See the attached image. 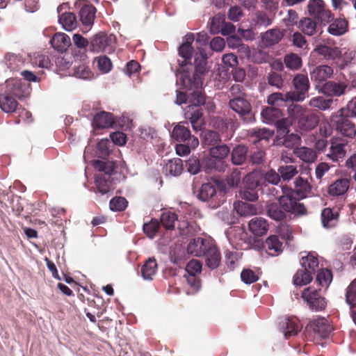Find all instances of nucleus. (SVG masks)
<instances>
[{"mask_svg": "<svg viewBox=\"0 0 356 356\" xmlns=\"http://www.w3.org/2000/svg\"><path fill=\"white\" fill-rule=\"evenodd\" d=\"M225 20V15L220 13L212 17L210 23V32L213 35L220 33Z\"/></svg>", "mask_w": 356, "mask_h": 356, "instance_id": "56", "label": "nucleus"}, {"mask_svg": "<svg viewBox=\"0 0 356 356\" xmlns=\"http://www.w3.org/2000/svg\"><path fill=\"white\" fill-rule=\"evenodd\" d=\"M17 98L0 91V108L5 113H14L18 109Z\"/></svg>", "mask_w": 356, "mask_h": 356, "instance_id": "28", "label": "nucleus"}, {"mask_svg": "<svg viewBox=\"0 0 356 356\" xmlns=\"http://www.w3.org/2000/svg\"><path fill=\"white\" fill-rule=\"evenodd\" d=\"M292 84L294 88L293 91H289V97L293 102H302L309 95L308 92L310 88V83L307 75L304 74H297L293 78Z\"/></svg>", "mask_w": 356, "mask_h": 356, "instance_id": "5", "label": "nucleus"}, {"mask_svg": "<svg viewBox=\"0 0 356 356\" xmlns=\"http://www.w3.org/2000/svg\"><path fill=\"white\" fill-rule=\"evenodd\" d=\"M202 143L204 147H214L221 142L220 134L212 130H204L201 134Z\"/></svg>", "mask_w": 356, "mask_h": 356, "instance_id": "32", "label": "nucleus"}, {"mask_svg": "<svg viewBox=\"0 0 356 356\" xmlns=\"http://www.w3.org/2000/svg\"><path fill=\"white\" fill-rule=\"evenodd\" d=\"M63 7L64 5H60L57 8L58 13L59 14L58 22L64 29L71 31L77 27V20L73 13H62Z\"/></svg>", "mask_w": 356, "mask_h": 356, "instance_id": "22", "label": "nucleus"}, {"mask_svg": "<svg viewBox=\"0 0 356 356\" xmlns=\"http://www.w3.org/2000/svg\"><path fill=\"white\" fill-rule=\"evenodd\" d=\"M308 11L318 22L327 24L330 22L332 15L322 0H310L308 3Z\"/></svg>", "mask_w": 356, "mask_h": 356, "instance_id": "10", "label": "nucleus"}, {"mask_svg": "<svg viewBox=\"0 0 356 356\" xmlns=\"http://www.w3.org/2000/svg\"><path fill=\"white\" fill-rule=\"evenodd\" d=\"M215 242L211 238L197 237L193 239L187 246V252L192 256L203 257Z\"/></svg>", "mask_w": 356, "mask_h": 356, "instance_id": "12", "label": "nucleus"}, {"mask_svg": "<svg viewBox=\"0 0 356 356\" xmlns=\"http://www.w3.org/2000/svg\"><path fill=\"white\" fill-rule=\"evenodd\" d=\"M72 40L74 47L79 49V53L85 54L87 47H90V42L79 33H74Z\"/></svg>", "mask_w": 356, "mask_h": 356, "instance_id": "53", "label": "nucleus"}, {"mask_svg": "<svg viewBox=\"0 0 356 356\" xmlns=\"http://www.w3.org/2000/svg\"><path fill=\"white\" fill-rule=\"evenodd\" d=\"M321 216L323 226L325 228H330L337 224L339 212L327 207L322 210Z\"/></svg>", "mask_w": 356, "mask_h": 356, "instance_id": "30", "label": "nucleus"}, {"mask_svg": "<svg viewBox=\"0 0 356 356\" xmlns=\"http://www.w3.org/2000/svg\"><path fill=\"white\" fill-rule=\"evenodd\" d=\"M115 37L113 35L99 32L95 34L90 41V50L92 52H110L113 48Z\"/></svg>", "mask_w": 356, "mask_h": 356, "instance_id": "11", "label": "nucleus"}, {"mask_svg": "<svg viewBox=\"0 0 356 356\" xmlns=\"http://www.w3.org/2000/svg\"><path fill=\"white\" fill-rule=\"evenodd\" d=\"M333 103L332 98H325L322 96L312 97L309 102V106L318 108L319 110L325 111L329 109Z\"/></svg>", "mask_w": 356, "mask_h": 356, "instance_id": "43", "label": "nucleus"}, {"mask_svg": "<svg viewBox=\"0 0 356 356\" xmlns=\"http://www.w3.org/2000/svg\"><path fill=\"white\" fill-rule=\"evenodd\" d=\"M294 186L293 189L286 185L282 186L280 188L282 193L296 202H300V200L308 197L312 191V186L307 179L301 177L296 179Z\"/></svg>", "mask_w": 356, "mask_h": 356, "instance_id": "4", "label": "nucleus"}, {"mask_svg": "<svg viewBox=\"0 0 356 356\" xmlns=\"http://www.w3.org/2000/svg\"><path fill=\"white\" fill-rule=\"evenodd\" d=\"M216 194V184L211 182H208L203 184L202 185L199 190L197 197L203 202H207L214 197Z\"/></svg>", "mask_w": 356, "mask_h": 356, "instance_id": "35", "label": "nucleus"}, {"mask_svg": "<svg viewBox=\"0 0 356 356\" xmlns=\"http://www.w3.org/2000/svg\"><path fill=\"white\" fill-rule=\"evenodd\" d=\"M334 73L333 68L327 65H321L310 71V78L312 81L323 83L330 79Z\"/></svg>", "mask_w": 356, "mask_h": 356, "instance_id": "19", "label": "nucleus"}, {"mask_svg": "<svg viewBox=\"0 0 356 356\" xmlns=\"http://www.w3.org/2000/svg\"><path fill=\"white\" fill-rule=\"evenodd\" d=\"M96 8L92 5H85L79 10V16L82 24V31L88 33L93 25Z\"/></svg>", "mask_w": 356, "mask_h": 356, "instance_id": "16", "label": "nucleus"}, {"mask_svg": "<svg viewBox=\"0 0 356 356\" xmlns=\"http://www.w3.org/2000/svg\"><path fill=\"white\" fill-rule=\"evenodd\" d=\"M336 129L341 135L353 138L356 135L355 124L348 118L339 116L335 121Z\"/></svg>", "mask_w": 356, "mask_h": 356, "instance_id": "24", "label": "nucleus"}, {"mask_svg": "<svg viewBox=\"0 0 356 356\" xmlns=\"http://www.w3.org/2000/svg\"><path fill=\"white\" fill-rule=\"evenodd\" d=\"M111 142L108 139L100 140L97 143V152L99 157L106 158L110 154Z\"/></svg>", "mask_w": 356, "mask_h": 356, "instance_id": "63", "label": "nucleus"}, {"mask_svg": "<svg viewBox=\"0 0 356 356\" xmlns=\"http://www.w3.org/2000/svg\"><path fill=\"white\" fill-rule=\"evenodd\" d=\"M291 124L292 120L290 118L282 117L275 123L278 135L283 136L287 135L289 132V127Z\"/></svg>", "mask_w": 356, "mask_h": 356, "instance_id": "55", "label": "nucleus"}, {"mask_svg": "<svg viewBox=\"0 0 356 356\" xmlns=\"http://www.w3.org/2000/svg\"><path fill=\"white\" fill-rule=\"evenodd\" d=\"M318 22L311 18L305 17L301 19L298 24V29L307 35H313L315 34L317 28Z\"/></svg>", "mask_w": 356, "mask_h": 356, "instance_id": "39", "label": "nucleus"}, {"mask_svg": "<svg viewBox=\"0 0 356 356\" xmlns=\"http://www.w3.org/2000/svg\"><path fill=\"white\" fill-rule=\"evenodd\" d=\"M74 75L79 79H89L92 77L93 74L87 65L81 64L77 66H74Z\"/></svg>", "mask_w": 356, "mask_h": 356, "instance_id": "60", "label": "nucleus"}, {"mask_svg": "<svg viewBox=\"0 0 356 356\" xmlns=\"http://www.w3.org/2000/svg\"><path fill=\"white\" fill-rule=\"evenodd\" d=\"M349 188V181L347 179H339L330 185L328 193L332 196L343 195Z\"/></svg>", "mask_w": 356, "mask_h": 356, "instance_id": "33", "label": "nucleus"}, {"mask_svg": "<svg viewBox=\"0 0 356 356\" xmlns=\"http://www.w3.org/2000/svg\"><path fill=\"white\" fill-rule=\"evenodd\" d=\"M205 266L211 270L216 269L221 264V253L220 249L214 243L207 253L203 256Z\"/></svg>", "mask_w": 356, "mask_h": 356, "instance_id": "20", "label": "nucleus"}, {"mask_svg": "<svg viewBox=\"0 0 356 356\" xmlns=\"http://www.w3.org/2000/svg\"><path fill=\"white\" fill-rule=\"evenodd\" d=\"M289 92L283 94L281 92H273L268 96L267 102L271 106H283L286 102H292L289 99Z\"/></svg>", "mask_w": 356, "mask_h": 356, "instance_id": "40", "label": "nucleus"}, {"mask_svg": "<svg viewBox=\"0 0 356 356\" xmlns=\"http://www.w3.org/2000/svg\"><path fill=\"white\" fill-rule=\"evenodd\" d=\"M115 122L114 116L111 113L101 111L95 115L92 125L96 129H107L112 127Z\"/></svg>", "mask_w": 356, "mask_h": 356, "instance_id": "23", "label": "nucleus"}, {"mask_svg": "<svg viewBox=\"0 0 356 356\" xmlns=\"http://www.w3.org/2000/svg\"><path fill=\"white\" fill-rule=\"evenodd\" d=\"M347 25L345 19H336L328 26V32L333 35H342L346 31Z\"/></svg>", "mask_w": 356, "mask_h": 356, "instance_id": "41", "label": "nucleus"}, {"mask_svg": "<svg viewBox=\"0 0 356 356\" xmlns=\"http://www.w3.org/2000/svg\"><path fill=\"white\" fill-rule=\"evenodd\" d=\"M193 47L191 45L186 44L182 43L179 47V54L180 56L184 58V60L179 64L182 70L188 65V63H190V66L192 67L191 60L193 54Z\"/></svg>", "mask_w": 356, "mask_h": 356, "instance_id": "45", "label": "nucleus"}, {"mask_svg": "<svg viewBox=\"0 0 356 356\" xmlns=\"http://www.w3.org/2000/svg\"><path fill=\"white\" fill-rule=\"evenodd\" d=\"M346 302L350 306L356 305V280L351 282L346 291Z\"/></svg>", "mask_w": 356, "mask_h": 356, "instance_id": "64", "label": "nucleus"}, {"mask_svg": "<svg viewBox=\"0 0 356 356\" xmlns=\"http://www.w3.org/2000/svg\"><path fill=\"white\" fill-rule=\"evenodd\" d=\"M229 106L232 110L239 115V117L245 123H250L254 121V114L252 111L250 103L245 99L242 98L230 99Z\"/></svg>", "mask_w": 356, "mask_h": 356, "instance_id": "8", "label": "nucleus"}, {"mask_svg": "<svg viewBox=\"0 0 356 356\" xmlns=\"http://www.w3.org/2000/svg\"><path fill=\"white\" fill-rule=\"evenodd\" d=\"M194 65L195 72L184 69L177 76L182 87L188 90H193V95L197 99V102L202 103L204 102V92L201 76L206 70L207 57L202 53L197 54Z\"/></svg>", "mask_w": 356, "mask_h": 356, "instance_id": "1", "label": "nucleus"}, {"mask_svg": "<svg viewBox=\"0 0 356 356\" xmlns=\"http://www.w3.org/2000/svg\"><path fill=\"white\" fill-rule=\"evenodd\" d=\"M266 209L267 216L270 219L280 222L287 220L288 213L296 216L307 214V209L303 203L296 202L284 193L280 195L277 202L268 203Z\"/></svg>", "mask_w": 356, "mask_h": 356, "instance_id": "2", "label": "nucleus"}, {"mask_svg": "<svg viewBox=\"0 0 356 356\" xmlns=\"http://www.w3.org/2000/svg\"><path fill=\"white\" fill-rule=\"evenodd\" d=\"M128 204L127 200L123 197H115L110 200L109 207L113 211H122Z\"/></svg>", "mask_w": 356, "mask_h": 356, "instance_id": "59", "label": "nucleus"}, {"mask_svg": "<svg viewBox=\"0 0 356 356\" xmlns=\"http://www.w3.org/2000/svg\"><path fill=\"white\" fill-rule=\"evenodd\" d=\"M302 268L308 271L312 275L318 268V259L316 257L309 253L305 257H302L300 261Z\"/></svg>", "mask_w": 356, "mask_h": 356, "instance_id": "38", "label": "nucleus"}, {"mask_svg": "<svg viewBox=\"0 0 356 356\" xmlns=\"http://www.w3.org/2000/svg\"><path fill=\"white\" fill-rule=\"evenodd\" d=\"M234 209L241 216H248L257 213V209L253 204L247 202H238L234 204Z\"/></svg>", "mask_w": 356, "mask_h": 356, "instance_id": "52", "label": "nucleus"}, {"mask_svg": "<svg viewBox=\"0 0 356 356\" xmlns=\"http://www.w3.org/2000/svg\"><path fill=\"white\" fill-rule=\"evenodd\" d=\"M248 149L245 146L238 145L232 152V161L234 165L243 164L247 159Z\"/></svg>", "mask_w": 356, "mask_h": 356, "instance_id": "42", "label": "nucleus"}, {"mask_svg": "<svg viewBox=\"0 0 356 356\" xmlns=\"http://www.w3.org/2000/svg\"><path fill=\"white\" fill-rule=\"evenodd\" d=\"M261 115L264 122L275 124L282 117V111L278 108L270 106L264 108Z\"/></svg>", "mask_w": 356, "mask_h": 356, "instance_id": "31", "label": "nucleus"}, {"mask_svg": "<svg viewBox=\"0 0 356 356\" xmlns=\"http://www.w3.org/2000/svg\"><path fill=\"white\" fill-rule=\"evenodd\" d=\"M177 220V215L173 211H165L161 216V222L166 229H174Z\"/></svg>", "mask_w": 356, "mask_h": 356, "instance_id": "46", "label": "nucleus"}, {"mask_svg": "<svg viewBox=\"0 0 356 356\" xmlns=\"http://www.w3.org/2000/svg\"><path fill=\"white\" fill-rule=\"evenodd\" d=\"M286 67L291 70H297L302 66L301 58L293 53L286 54L284 58Z\"/></svg>", "mask_w": 356, "mask_h": 356, "instance_id": "51", "label": "nucleus"}, {"mask_svg": "<svg viewBox=\"0 0 356 356\" xmlns=\"http://www.w3.org/2000/svg\"><path fill=\"white\" fill-rule=\"evenodd\" d=\"M348 141L341 138H334L331 140L329 152L326 154L334 162H338L343 159L346 154V147Z\"/></svg>", "mask_w": 356, "mask_h": 356, "instance_id": "14", "label": "nucleus"}, {"mask_svg": "<svg viewBox=\"0 0 356 356\" xmlns=\"http://www.w3.org/2000/svg\"><path fill=\"white\" fill-rule=\"evenodd\" d=\"M313 279V275L308 271L305 270L303 268L298 270L293 276V282L297 286L307 285Z\"/></svg>", "mask_w": 356, "mask_h": 356, "instance_id": "47", "label": "nucleus"}, {"mask_svg": "<svg viewBox=\"0 0 356 356\" xmlns=\"http://www.w3.org/2000/svg\"><path fill=\"white\" fill-rule=\"evenodd\" d=\"M277 171L280 174L281 179L284 181L292 179L298 173L297 167L293 165H280Z\"/></svg>", "mask_w": 356, "mask_h": 356, "instance_id": "50", "label": "nucleus"}, {"mask_svg": "<svg viewBox=\"0 0 356 356\" xmlns=\"http://www.w3.org/2000/svg\"><path fill=\"white\" fill-rule=\"evenodd\" d=\"M158 265L154 258L148 259L141 268V275L145 280H152L156 273Z\"/></svg>", "mask_w": 356, "mask_h": 356, "instance_id": "37", "label": "nucleus"}, {"mask_svg": "<svg viewBox=\"0 0 356 356\" xmlns=\"http://www.w3.org/2000/svg\"><path fill=\"white\" fill-rule=\"evenodd\" d=\"M183 169V161L179 158H175L169 160L164 167L165 174H169L173 176H178L181 175Z\"/></svg>", "mask_w": 356, "mask_h": 356, "instance_id": "36", "label": "nucleus"}, {"mask_svg": "<svg viewBox=\"0 0 356 356\" xmlns=\"http://www.w3.org/2000/svg\"><path fill=\"white\" fill-rule=\"evenodd\" d=\"M332 280V271L327 268L319 270L316 275V282L323 287H327Z\"/></svg>", "mask_w": 356, "mask_h": 356, "instance_id": "54", "label": "nucleus"}, {"mask_svg": "<svg viewBox=\"0 0 356 356\" xmlns=\"http://www.w3.org/2000/svg\"><path fill=\"white\" fill-rule=\"evenodd\" d=\"M51 47L58 52H65L72 45L70 38L65 33H56L50 40Z\"/></svg>", "mask_w": 356, "mask_h": 356, "instance_id": "25", "label": "nucleus"}, {"mask_svg": "<svg viewBox=\"0 0 356 356\" xmlns=\"http://www.w3.org/2000/svg\"><path fill=\"white\" fill-rule=\"evenodd\" d=\"M298 119V127L303 131H308L315 128L319 123L317 114L309 112L299 105H295L292 108Z\"/></svg>", "mask_w": 356, "mask_h": 356, "instance_id": "6", "label": "nucleus"}, {"mask_svg": "<svg viewBox=\"0 0 356 356\" xmlns=\"http://www.w3.org/2000/svg\"><path fill=\"white\" fill-rule=\"evenodd\" d=\"M274 131L267 128H255L249 131L248 140L253 144L261 143V145H268L269 140L273 137Z\"/></svg>", "mask_w": 356, "mask_h": 356, "instance_id": "17", "label": "nucleus"}, {"mask_svg": "<svg viewBox=\"0 0 356 356\" xmlns=\"http://www.w3.org/2000/svg\"><path fill=\"white\" fill-rule=\"evenodd\" d=\"M5 62L8 67L10 70H15L18 66L22 63L21 57L14 54H7L5 56Z\"/></svg>", "mask_w": 356, "mask_h": 356, "instance_id": "62", "label": "nucleus"}, {"mask_svg": "<svg viewBox=\"0 0 356 356\" xmlns=\"http://www.w3.org/2000/svg\"><path fill=\"white\" fill-rule=\"evenodd\" d=\"M94 165L95 169L99 171L98 174H103L104 176L106 177H110L114 170L113 163H106L102 161H95Z\"/></svg>", "mask_w": 356, "mask_h": 356, "instance_id": "57", "label": "nucleus"}, {"mask_svg": "<svg viewBox=\"0 0 356 356\" xmlns=\"http://www.w3.org/2000/svg\"><path fill=\"white\" fill-rule=\"evenodd\" d=\"M143 231L149 238H154L159 232L160 224L157 220H152L143 225Z\"/></svg>", "mask_w": 356, "mask_h": 356, "instance_id": "58", "label": "nucleus"}, {"mask_svg": "<svg viewBox=\"0 0 356 356\" xmlns=\"http://www.w3.org/2000/svg\"><path fill=\"white\" fill-rule=\"evenodd\" d=\"M250 231L255 236H262L268 230V221L261 217H254L248 224Z\"/></svg>", "mask_w": 356, "mask_h": 356, "instance_id": "27", "label": "nucleus"}, {"mask_svg": "<svg viewBox=\"0 0 356 356\" xmlns=\"http://www.w3.org/2000/svg\"><path fill=\"white\" fill-rule=\"evenodd\" d=\"M314 51H316L318 55L323 56V58L327 60H336V64L341 69L346 65L343 62L339 63L341 51L337 47L321 44L318 45L315 48Z\"/></svg>", "mask_w": 356, "mask_h": 356, "instance_id": "15", "label": "nucleus"}, {"mask_svg": "<svg viewBox=\"0 0 356 356\" xmlns=\"http://www.w3.org/2000/svg\"><path fill=\"white\" fill-rule=\"evenodd\" d=\"M263 248L270 256H277L282 252V242L277 236L270 235L264 242Z\"/></svg>", "mask_w": 356, "mask_h": 356, "instance_id": "26", "label": "nucleus"}, {"mask_svg": "<svg viewBox=\"0 0 356 356\" xmlns=\"http://www.w3.org/2000/svg\"><path fill=\"white\" fill-rule=\"evenodd\" d=\"M111 177H106L103 174H97L95 175V186L97 190L102 195L106 194L111 188Z\"/></svg>", "mask_w": 356, "mask_h": 356, "instance_id": "44", "label": "nucleus"}, {"mask_svg": "<svg viewBox=\"0 0 356 356\" xmlns=\"http://www.w3.org/2000/svg\"><path fill=\"white\" fill-rule=\"evenodd\" d=\"M283 38V33L277 29L267 31L261 36L264 44L266 46H272L278 43Z\"/></svg>", "mask_w": 356, "mask_h": 356, "instance_id": "34", "label": "nucleus"}, {"mask_svg": "<svg viewBox=\"0 0 356 356\" xmlns=\"http://www.w3.org/2000/svg\"><path fill=\"white\" fill-rule=\"evenodd\" d=\"M191 102L192 104L187 106L185 109L184 115L186 119L190 120L194 130L197 131L200 129L202 122H200L202 117L203 112L200 106L205 103V95H204V102L202 103L197 102V99L193 95V90H191Z\"/></svg>", "mask_w": 356, "mask_h": 356, "instance_id": "7", "label": "nucleus"}, {"mask_svg": "<svg viewBox=\"0 0 356 356\" xmlns=\"http://www.w3.org/2000/svg\"><path fill=\"white\" fill-rule=\"evenodd\" d=\"M31 90L29 84L17 78L8 79L4 83L0 85L1 92L18 99L29 95Z\"/></svg>", "mask_w": 356, "mask_h": 356, "instance_id": "3", "label": "nucleus"}, {"mask_svg": "<svg viewBox=\"0 0 356 356\" xmlns=\"http://www.w3.org/2000/svg\"><path fill=\"white\" fill-rule=\"evenodd\" d=\"M309 327L314 334L321 338L329 337L332 331V326L327 319L323 317H318L314 319L309 323Z\"/></svg>", "mask_w": 356, "mask_h": 356, "instance_id": "18", "label": "nucleus"}, {"mask_svg": "<svg viewBox=\"0 0 356 356\" xmlns=\"http://www.w3.org/2000/svg\"><path fill=\"white\" fill-rule=\"evenodd\" d=\"M282 328L286 338L296 335L302 329L298 319L296 318H287L282 323Z\"/></svg>", "mask_w": 356, "mask_h": 356, "instance_id": "29", "label": "nucleus"}, {"mask_svg": "<svg viewBox=\"0 0 356 356\" xmlns=\"http://www.w3.org/2000/svg\"><path fill=\"white\" fill-rule=\"evenodd\" d=\"M295 153L298 157L306 163H312L316 159L315 151L309 147H302L296 149Z\"/></svg>", "mask_w": 356, "mask_h": 356, "instance_id": "49", "label": "nucleus"}, {"mask_svg": "<svg viewBox=\"0 0 356 356\" xmlns=\"http://www.w3.org/2000/svg\"><path fill=\"white\" fill-rule=\"evenodd\" d=\"M230 152L229 147L227 145H220L211 147L209 149V153L211 157L224 161L223 160L228 156Z\"/></svg>", "mask_w": 356, "mask_h": 356, "instance_id": "48", "label": "nucleus"}, {"mask_svg": "<svg viewBox=\"0 0 356 356\" xmlns=\"http://www.w3.org/2000/svg\"><path fill=\"white\" fill-rule=\"evenodd\" d=\"M348 84L344 82L326 81L323 87L322 92L330 97H340L345 94Z\"/></svg>", "mask_w": 356, "mask_h": 356, "instance_id": "21", "label": "nucleus"}, {"mask_svg": "<svg viewBox=\"0 0 356 356\" xmlns=\"http://www.w3.org/2000/svg\"><path fill=\"white\" fill-rule=\"evenodd\" d=\"M302 298L313 311L324 310L327 305L325 298L321 295L320 290L313 287L305 289L302 293Z\"/></svg>", "mask_w": 356, "mask_h": 356, "instance_id": "9", "label": "nucleus"}, {"mask_svg": "<svg viewBox=\"0 0 356 356\" xmlns=\"http://www.w3.org/2000/svg\"><path fill=\"white\" fill-rule=\"evenodd\" d=\"M172 138L177 142H188L192 148H195L199 145L197 138L192 136L188 127L179 123L176 125L171 134Z\"/></svg>", "mask_w": 356, "mask_h": 356, "instance_id": "13", "label": "nucleus"}, {"mask_svg": "<svg viewBox=\"0 0 356 356\" xmlns=\"http://www.w3.org/2000/svg\"><path fill=\"white\" fill-rule=\"evenodd\" d=\"M225 161H220L216 158L211 157L206 160L205 168L207 170H215L219 172L224 171L225 169Z\"/></svg>", "mask_w": 356, "mask_h": 356, "instance_id": "61", "label": "nucleus"}]
</instances>
